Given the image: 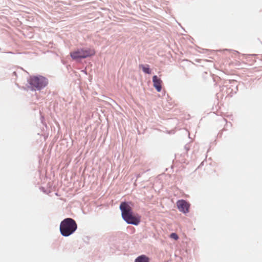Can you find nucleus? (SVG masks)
I'll return each instance as SVG.
<instances>
[{
	"mask_svg": "<svg viewBox=\"0 0 262 262\" xmlns=\"http://www.w3.org/2000/svg\"><path fill=\"white\" fill-rule=\"evenodd\" d=\"M120 209L122 212V216L128 224L138 225L140 222V216L134 215L132 207L126 202H122L120 205Z\"/></svg>",
	"mask_w": 262,
	"mask_h": 262,
	"instance_id": "f257e3e1",
	"label": "nucleus"
},
{
	"mask_svg": "<svg viewBox=\"0 0 262 262\" xmlns=\"http://www.w3.org/2000/svg\"><path fill=\"white\" fill-rule=\"evenodd\" d=\"M76 222L71 218L63 220L60 225V231L64 236H68L73 234L77 229Z\"/></svg>",
	"mask_w": 262,
	"mask_h": 262,
	"instance_id": "f03ea898",
	"label": "nucleus"
},
{
	"mask_svg": "<svg viewBox=\"0 0 262 262\" xmlns=\"http://www.w3.org/2000/svg\"><path fill=\"white\" fill-rule=\"evenodd\" d=\"M28 82L34 90H40L48 84V80L42 76L31 77Z\"/></svg>",
	"mask_w": 262,
	"mask_h": 262,
	"instance_id": "7ed1b4c3",
	"label": "nucleus"
},
{
	"mask_svg": "<svg viewBox=\"0 0 262 262\" xmlns=\"http://www.w3.org/2000/svg\"><path fill=\"white\" fill-rule=\"evenodd\" d=\"M95 53V52L94 50L90 49H80L71 52L70 55L73 59H77L79 58H85L94 55Z\"/></svg>",
	"mask_w": 262,
	"mask_h": 262,
	"instance_id": "20e7f679",
	"label": "nucleus"
},
{
	"mask_svg": "<svg viewBox=\"0 0 262 262\" xmlns=\"http://www.w3.org/2000/svg\"><path fill=\"white\" fill-rule=\"evenodd\" d=\"M177 205L180 211L185 213L189 211L190 205L186 201L184 200H179L177 202Z\"/></svg>",
	"mask_w": 262,
	"mask_h": 262,
	"instance_id": "39448f33",
	"label": "nucleus"
},
{
	"mask_svg": "<svg viewBox=\"0 0 262 262\" xmlns=\"http://www.w3.org/2000/svg\"><path fill=\"white\" fill-rule=\"evenodd\" d=\"M152 82L157 92H160L162 90V81L161 78H158L157 76L155 75L152 77Z\"/></svg>",
	"mask_w": 262,
	"mask_h": 262,
	"instance_id": "423d86ee",
	"label": "nucleus"
},
{
	"mask_svg": "<svg viewBox=\"0 0 262 262\" xmlns=\"http://www.w3.org/2000/svg\"><path fill=\"white\" fill-rule=\"evenodd\" d=\"M135 262H149V258L145 255L138 256Z\"/></svg>",
	"mask_w": 262,
	"mask_h": 262,
	"instance_id": "0eeeda50",
	"label": "nucleus"
},
{
	"mask_svg": "<svg viewBox=\"0 0 262 262\" xmlns=\"http://www.w3.org/2000/svg\"><path fill=\"white\" fill-rule=\"evenodd\" d=\"M140 67L142 69V70L144 73L147 74H150L151 73V71L149 69L148 65L147 66V67H145L142 64H141L140 65Z\"/></svg>",
	"mask_w": 262,
	"mask_h": 262,
	"instance_id": "6e6552de",
	"label": "nucleus"
},
{
	"mask_svg": "<svg viewBox=\"0 0 262 262\" xmlns=\"http://www.w3.org/2000/svg\"><path fill=\"white\" fill-rule=\"evenodd\" d=\"M170 237L171 238H173V239H174L175 240H177L179 238V237H178V235L176 233H172L170 235Z\"/></svg>",
	"mask_w": 262,
	"mask_h": 262,
	"instance_id": "1a4fd4ad",
	"label": "nucleus"
}]
</instances>
